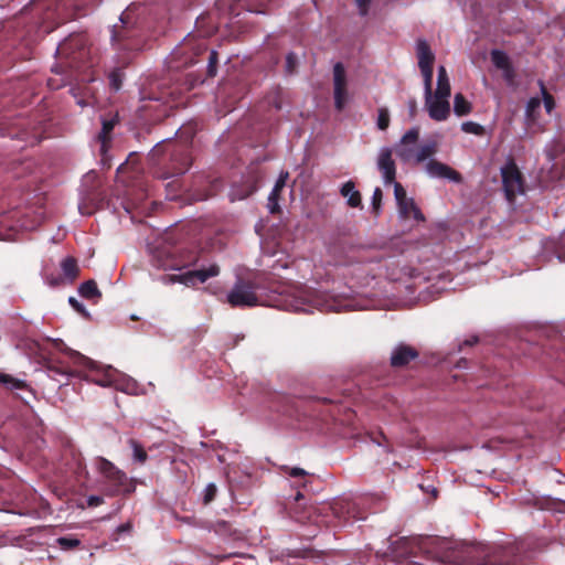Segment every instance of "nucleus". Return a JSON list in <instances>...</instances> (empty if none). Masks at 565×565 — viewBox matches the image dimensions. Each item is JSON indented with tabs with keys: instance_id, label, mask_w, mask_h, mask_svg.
<instances>
[{
	"instance_id": "nucleus-3",
	"label": "nucleus",
	"mask_w": 565,
	"mask_h": 565,
	"mask_svg": "<svg viewBox=\"0 0 565 565\" xmlns=\"http://www.w3.org/2000/svg\"><path fill=\"white\" fill-rule=\"evenodd\" d=\"M95 382L100 386H115L116 388L129 394L136 393L135 381L110 366L107 369L105 376L100 380H96Z\"/></svg>"
},
{
	"instance_id": "nucleus-25",
	"label": "nucleus",
	"mask_w": 565,
	"mask_h": 565,
	"mask_svg": "<svg viewBox=\"0 0 565 565\" xmlns=\"http://www.w3.org/2000/svg\"><path fill=\"white\" fill-rule=\"evenodd\" d=\"M130 445L134 452V458L139 462H145L147 459V454L143 448L135 440H130Z\"/></svg>"
},
{
	"instance_id": "nucleus-13",
	"label": "nucleus",
	"mask_w": 565,
	"mask_h": 565,
	"mask_svg": "<svg viewBox=\"0 0 565 565\" xmlns=\"http://www.w3.org/2000/svg\"><path fill=\"white\" fill-rule=\"evenodd\" d=\"M472 110V105L461 93H457L454 97V111L458 117L466 116Z\"/></svg>"
},
{
	"instance_id": "nucleus-29",
	"label": "nucleus",
	"mask_w": 565,
	"mask_h": 565,
	"mask_svg": "<svg viewBox=\"0 0 565 565\" xmlns=\"http://www.w3.org/2000/svg\"><path fill=\"white\" fill-rule=\"evenodd\" d=\"M381 201H382V191L380 188H376L372 195V204H373V207L376 211V213L380 210Z\"/></svg>"
},
{
	"instance_id": "nucleus-5",
	"label": "nucleus",
	"mask_w": 565,
	"mask_h": 565,
	"mask_svg": "<svg viewBox=\"0 0 565 565\" xmlns=\"http://www.w3.org/2000/svg\"><path fill=\"white\" fill-rule=\"evenodd\" d=\"M334 104L337 109L344 108L348 102L345 71L341 63L333 67Z\"/></svg>"
},
{
	"instance_id": "nucleus-24",
	"label": "nucleus",
	"mask_w": 565,
	"mask_h": 565,
	"mask_svg": "<svg viewBox=\"0 0 565 565\" xmlns=\"http://www.w3.org/2000/svg\"><path fill=\"white\" fill-rule=\"evenodd\" d=\"M541 93H542V97H543V102H544V107L546 109V113L547 114H551L555 107V103H554V98L552 97V95H550L543 83H541Z\"/></svg>"
},
{
	"instance_id": "nucleus-38",
	"label": "nucleus",
	"mask_w": 565,
	"mask_h": 565,
	"mask_svg": "<svg viewBox=\"0 0 565 565\" xmlns=\"http://www.w3.org/2000/svg\"><path fill=\"white\" fill-rule=\"evenodd\" d=\"M207 491H209V494L212 495L215 492V486L214 484H210L207 487Z\"/></svg>"
},
{
	"instance_id": "nucleus-20",
	"label": "nucleus",
	"mask_w": 565,
	"mask_h": 565,
	"mask_svg": "<svg viewBox=\"0 0 565 565\" xmlns=\"http://www.w3.org/2000/svg\"><path fill=\"white\" fill-rule=\"evenodd\" d=\"M419 137V129L412 128L409 129L399 140L401 145L414 146L417 143Z\"/></svg>"
},
{
	"instance_id": "nucleus-35",
	"label": "nucleus",
	"mask_w": 565,
	"mask_h": 565,
	"mask_svg": "<svg viewBox=\"0 0 565 565\" xmlns=\"http://www.w3.org/2000/svg\"><path fill=\"white\" fill-rule=\"evenodd\" d=\"M280 190H277V189H273L269 196H268V201L270 202H274L275 200H278L279 199V195H280Z\"/></svg>"
},
{
	"instance_id": "nucleus-22",
	"label": "nucleus",
	"mask_w": 565,
	"mask_h": 565,
	"mask_svg": "<svg viewBox=\"0 0 565 565\" xmlns=\"http://www.w3.org/2000/svg\"><path fill=\"white\" fill-rule=\"evenodd\" d=\"M376 126L380 130H385L390 126V113L386 108L377 110Z\"/></svg>"
},
{
	"instance_id": "nucleus-23",
	"label": "nucleus",
	"mask_w": 565,
	"mask_h": 565,
	"mask_svg": "<svg viewBox=\"0 0 565 565\" xmlns=\"http://www.w3.org/2000/svg\"><path fill=\"white\" fill-rule=\"evenodd\" d=\"M0 383L11 387V388H22L24 387V382L18 379H13L7 374H0Z\"/></svg>"
},
{
	"instance_id": "nucleus-28",
	"label": "nucleus",
	"mask_w": 565,
	"mask_h": 565,
	"mask_svg": "<svg viewBox=\"0 0 565 565\" xmlns=\"http://www.w3.org/2000/svg\"><path fill=\"white\" fill-rule=\"evenodd\" d=\"M393 183H394V196H395L396 203L408 199L404 188L398 182L394 181Z\"/></svg>"
},
{
	"instance_id": "nucleus-2",
	"label": "nucleus",
	"mask_w": 565,
	"mask_h": 565,
	"mask_svg": "<svg viewBox=\"0 0 565 565\" xmlns=\"http://www.w3.org/2000/svg\"><path fill=\"white\" fill-rule=\"evenodd\" d=\"M226 298L232 307H254L258 305V297L254 287L244 281H237Z\"/></svg>"
},
{
	"instance_id": "nucleus-11",
	"label": "nucleus",
	"mask_w": 565,
	"mask_h": 565,
	"mask_svg": "<svg viewBox=\"0 0 565 565\" xmlns=\"http://www.w3.org/2000/svg\"><path fill=\"white\" fill-rule=\"evenodd\" d=\"M401 217L414 218L417 222L424 221V215L417 207L413 199L408 198L397 203Z\"/></svg>"
},
{
	"instance_id": "nucleus-34",
	"label": "nucleus",
	"mask_w": 565,
	"mask_h": 565,
	"mask_svg": "<svg viewBox=\"0 0 565 565\" xmlns=\"http://www.w3.org/2000/svg\"><path fill=\"white\" fill-rule=\"evenodd\" d=\"M371 0H356V3L361 10L362 13L366 12L367 6Z\"/></svg>"
},
{
	"instance_id": "nucleus-33",
	"label": "nucleus",
	"mask_w": 565,
	"mask_h": 565,
	"mask_svg": "<svg viewBox=\"0 0 565 565\" xmlns=\"http://www.w3.org/2000/svg\"><path fill=\"white\" fill-rule=\"evenodd\" d=\"M103 502V499L100 497H97V495H90L88 499H87V503L89 507H97L99 505L100 503Z\"/></svg>"
},
{
	"instance_id": "nucleus-10",
	"label": "nucleus",
	"mask_w": 565,
	"mask_h": 565,
	"mask_svg": "<svg viewBox=\"0 0 565 565\" xmlns=\"http://www.w3.org/2000/svg\"><path fill=\"white\" fill-rule=\"evenodd\" d=\"M417 353L414 349L406 345H398L394 349L391 355V363L394 366H403L414 360Z\"/></svg>"
},
{
	"instance_id": "nucleus-27",
	"label": "nucleus",
	"mask_w": 565,
	"mask_h": 565,
	"mask_svg": "<svg viewBox=\"0 0 565 565\" xmlns=\"http://www.w3.org/2000/svg\"><path fill=\"white\" fill-rule=\"evenodd\" d=\"M113 128H114V122L113 121H104L103 122V129H102V132L99 135V139L102 141L103 148H105V145H106L107 140H108V135L110 134Z\"/></svg>"
},
{
	"instance_id": "nucleus-32",
	"label": "nucleus",
	"mask_w": 565,
	"mask_h": 565,
	"mask_svg": "<svg viewBox=\"0 0 565 565\" xmlns=\"http://www.w3.org/2000/svg\"><path fill=\"white\" fill-rule=\"evenodd\" d=\"M58 543L61 546L63 547H73V546H76L78 544V541L77 540H68V539H58Z\"/></svg>"
},
{
	"instance_id": "nucleus-17",
	"label": "nucleus",
	"mask_w": 565,
	"mask_h": 565,
	"mask_svg": "<svg viewBox=\"0 0 565 565\" xmlns=\"http://www.w3.org/2000/svg\"><path fill=\"white\" fill-rule=\"evenodd\" d=\"M541 108V100L537 97H532L529 99L525 107V117L529 121H534L536 119L537 113Z\"/></svg>"
},
{
	"instance_id": "nucleus-21",
	"label": "nucleus",
	"mask_w": 565,
	"mask_h": 565,
	"mask_svg": "<svg viewBox=\"0 0 565 565\" xmlns=\"http://www.w3.org/2000/svg\"><path fill=\"white\" fill-rule=\"evenodd\" d=\"M397 154L401 158V160H403L405 162L413 160L414 146L401 145V142H398Z\"/></svg>"
},
{
	"instance_id": "nucleus-39",
	"label": "nucleus",
	"mask_w": 565,
	"mask_h": 565,
	"mask_svg": "<svg viewBox=\"0 0 565 565\" xmlns=\"http://www.w3.org/2000/svg\"><path fill=\"white\" fill-rule=\"evenodd\" d=\"M111 82H113V85H114L115 89L117 90L119 88V85H118L117 81H115L113 78Z\"/></svg>"
},
{
	"instance_id": "nucleus-18",
	"label": "nucleus",
	"mask_w": 565,
	"mask_h": 565,
	"mask_svg": "<svg viewBox=\"0 0 565 565\" xmlns=\"http://www.w3.org/2000/svg\"><path fill=\"white\" fill-rule=\"evenodd\" d=\"M62 270H63V274L66 278H70V279H74L76 278L77 274H78V268H77V264L75 262V259L73 258H65L62 264Z\"/></svg>"
},
{
	"instance_id": "nucleus-14",
	"label": "nucleus",
	"mask_w": 565,
	"mask_h": 565,
	"mask_svg": "<svg viewBox=\"0 0 565 565\" xmlns=\"http://www.w3.org/2000/svg\"><path fill=\"white\" fill-rule=\"evenodd\" d=\"M436 149V142L423 145L422 147L418 148L416 152H414L413 160H415L418 163L424 162L425 160L431 158L435 154Z\"/></svg>"
},
{
	"instance_id": "nucleus-12",
	"label": "nucleus",
	"mask_w": 565,
	"mask_h": 565,
	"mask_svg": "<svg viewBox=\"0 0 565 565\" xmlns=\"http://www.w3.org/2000/svg\"><path fill=\"white\" fill-rule=\"evenodd\" d=\"M340 193L343 198L347 199V203L351 207L361 206L362 199L360 192L355 189V185L352 181L345 182L341 189Z\"/></svg>"
},
{
	"instance_id": "nucleus-36",
	"label": "nucleus",
	"mask_w": 565,
	"mask_h": 565,
	"mask_svg": "<svg viewBox=\"0 0 565 565\" xmlns=\"http://www.w3.org/2000/svg\"><path fill=\"white\" fill-rule=\"evenodd\" d=\"M305 473H306L305 470L301 468H292L289 472V475L292 477H300V476H303Z\"/></svg>"
},
{
	"instance_id": "nucleus-26",
	"label": "nucleus",
	"mask_w": 565,
	"mask_h": 565,
	"mask_svg": "<svg viewBox=\"0 0 565 565\" xmlns=\"http://www.w3.org/2000/svg\"><path fill=\"white\" fill-rule=\"evenodd\" d=\"M461 130L466 134L480 135L482 132V127L473 121H465L461 124Z\"/></svg>"
},
{
	"instance_id": "nucleus-8",
	"label": "nucleus",
	"mask_w": 565,
	"mask_h": 565,
	"mask_svg": "<svg viewBox=\"0 0 565 565\" xmlns=\"http://www.w3.org/2000/svg\"><path fill=\"white\" fill-rule=\"evenodd\" d=\"M220 274L217 265H210L207 268L189 271L180 275L178 281L185 286L193 287L198 282H205L209 278L215 277Z\"/></svg>"
},
{
	"instance_id": "nucleus-19",
	"label": "nucleus",
	"mask_w": 565,
	"mask_h": 565,
	"mask_svg": "<svg viewBox=\"0 0 565 565\" xmlns=\"http://www.w3.org/2000/svg\"><path fill=\"white\" fill-rule=\"evenodd\" d=\"M98 469L108 478H115L120 473L110 461L103 458L98 460Z\"/></svg>"
},
{
	"instance_id": "nucleus-6",
	"label": "nucleus",
	"mask_w": 565,
	"mask_h": 565,
	"mask_svg": "<svg viewBox=\"0 0 565 565\" xmlns=\"http://www.w3.org/2000/svg\"><path fill=\"white\" fill-rule=\"evenodd\" d=\"M416 52L424 82L433 81L434 53L425 41L417 42Z\"/></svg>"
},
{
	"instance_id": "nucleus-30",
	"label": "nucleus",
	"mask_w": 565,
	"mask_h": 565,
	"mask_svg": "<svg viewBox=\"0 0 565 565\" xmlns=\"http://www.w3.org/2000/svg\"><path fill=\"white\" fill-rule=\"evenodd\" d=\"M70 305L79 313L84 316H88V312L86 311L85 307L74 297L68 298Z\"/></svg>"
},
{
	"instance_id": "nucleus-40",
	"label": "nucleus",
	"mask_w": 565,
	"mask_h": 565,
	"mask_svg": "<svg viewBox=\"0 0 565 565\" xmlns=\"http://www.w3.org/2000/svg\"><path fill=\"white\" fill-rule=\"evenodd\" d=\"M244 196H235V195H233V200H235V199L242 200Z\"/></svg>"
},
{
	"instance_id": "nucleus-9",
	"label": "nucleus",
	"mask_w": 565,
	"mask_h": 565,
	"mask_svg": "<svg viewBox=\"0 0 565 565\" xmlns=\"http://www.w3.org/2000/svg\"><path fill=\"white\" fill-rule=\"evenodd\" d=\"M426 172L430 178L447 179L456 183L461 181V177L456 170L436 160H429L427 162Z\"/></svg>"
},
{
	"instance_id": "nucleus-15",
	"label": "nucleus",
	"mask_w": 565,
	"mask_h": 565,
	"mask_svg": "<svg viewBox=\"0 0 565 565\" xmlns=\"http://www.w3.org/2000/svg\"><path fill=\"white\" fill-rule=\"evenodd\" d=\"M491 60L492 63L498 67L501 68L507 76H510V62L507 54L502 51H492L491 53Z\"/></svg>"
},
{
	"instance_id": "nucleus-31",
	"label": "nucleus",
	"mask_w": 565,
	"mask_h": 565,
	"mask_svg": "<svg viewBox=\"0 0 565 565\" xmlns=\"http://www.w3.org/2000/svg\"><path fill=\"white\" fill-rule=\"evenodd\" d=\"M287 179H288V172H281L275 183L274 189L281 191L284 189V186L286 185Z\"/></svg>"
},
{
	"instance_id": "nucleus-1",
	"label": "nucleus",
	"mask_w": 565,
	"mask_h": 565,
	"mask_svg": "<svg viewBox=\"0 0 565 565\" xmlns=\"http://www.w3.org/2000/svg\"><path fill=\"white\" fill-rule=\"evenodd\" d=\"M450 81L445 66L438 67L436 87L433 81L424 82L425 108L433 120L445 121L450 116Z\"/></svg>"
},
{
	"instance_id": "nucleus-7",
	"label": "nucleus",
	"mask_w": 565,
	"mask_h": 565,
	"mask_svg": "<svg viewBox=\"0 0 565 565\" xmlns=\"http://www.w3.org/2000/svg\"><path fill=\"white\" fill-rule=\"evenodd\" d=\"M376 164L382 172L384 183H392L395 180L396 168L393 160V150L388 147H382L377 152Z\"/></svg>"
},
{
	"instance_id": "nucleus-4",
	"label": "nucleus",
	"mask_w": 565,
	"mask_h": 565,
	"mask_svg": "<svg viewBox=\"0 0 565 565\" xmlns=\"http://www.w3.org/2000/svg\"><path fill=\"white\" fill-rule=\"evenodd\" d=\"M503 188L509 200L522 191V180L518 167L513 162H508L501 169Z\"/></svg>"
},
{
	"instance_id": "nucleus-16",
	"label": "nucleus",
	"mask_w": 565,
	"mask_h": 565,
	"mask_svg": "<svg viewBox=\"0 0 565 565\" xmlns=\"http://www.w3.org/2000/svg\"><path fill=\"white\" fill-rule=\"evenodd\" d=\"M79 295L84 298H87V299H93V298H99L100 297V292L97 288V285L95 284V281L93 280H89V281H86L84 284H82L79 286Z\"/></svg>"
},
{
	"instance_id": "nucleus-37",
	"label": "nucleus",
	"mask_w": 565,
	"mask_h": 565,
	"mask_svg": "<svg viewBox=\"0 0 565 565\" xmlns=\"http://www.w3.org/2000/svg\"><path fill=\"white\" fill-rule=\"evenodd\" d=\"M278 207V200H275L274 202L268 201V209L271 213L277 212Z\"/></svg>"
}]
</instances>
